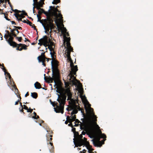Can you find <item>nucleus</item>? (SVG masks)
<instances>
[{
	"mask_svg": "<svg viewBox=\"0 0 153 153\" xmlns=\"http://www.w3.org/2000/svg\"><path fill=\"white\" fill-rule=\"evenodd\" d=\"M64 37L65 40V42H66V46L67 47H70L71 49H73V48L71 47V44L70 43V41L71 39L70 37L69 38H68L65 35L64 36Z\"/></svg>",
	"mask_w": 153,
	"mask_h": 153,
	"instance_id": "13",
	"label": "nucleus"
},
{
	"mask_svg": "<svg viewBox=\"0 0 153 153\" xmlns=\"http://www.w3.org/2000/svg\"><path fill=\"white\" fill-rule=\"evenodd\" d=\"M67 59L68 60H69V61L70 62L71 61H72V60L71 58V56H67Z\"/></svg>",
	"mask_w": 153,
	"mask_h": 153,
	"instance_id": "54",
	"label": "nucleus"
},
{
	"mask_svg": "<svg viewBox=\"0 0 153 153\" xmlns=\"http://www.w3.org/2000/svg\"><path fill=\"white\" fill-rule=\"evenodd\" d=\"M51 13V11L50 10L48 12H45L44 10L43 13L47 16V19H45L43 20V21L47 25V29L48 30L49 28L51 26L52 27H53L52 22H53V20L50 17V13Z\"/></svg>",
	"mask_w": 153,
	"mask_h": 153,
	"instance_id": "4",
	"label": "nucleus"
},
{
	"mask_svg": "<svg viewBox=\"0 0 153 153\" xmlns=\"http://www.w3.org/2000/svg\"><path fill=\"white\" fill-rule=\"evenodd\" d=\"M55 16L56 18L55 19V22L56 24V25L57 27L58 30L59 31L62 30V27L60 25L58 21L61 22H62L63 21L62 15L61 13H59L58 14H57V16Z\"/></svg>",
	"mask_w": 153,
	"mask_h": 153,
	"instance_id": "7",
	"label": "nucleus"
},
{
	"mask_svg": "<svg viewBox=\"0 0 153 153\" xmlns=\"http://www.w3.org/2000/svg\"><path fill=\"white\" fill-rule=\"evenodd\" d=\"M98 133H99V134L98 135V136H99L100 135H101V134H102L101 130H100L99 131Z\"/></svg>",
	"mask_w": 153,
	"mask_h": 153,
	"instance_id": "62",
	"label": "nucleus"
},
{
	"mask_svg": "<svg viewBox=\"0 0 153 153\" xmlns=\"http://www.w3.org/2000/svg\"><path fill=\"white\" fill-rule=\"evenodd\" d=\"M88 106L89 108L90 109H91V110H92V111H93V109L91 108V105L89 103V102H88Z\"/></svg>",
	"mask_w": 153,
	"mask_h": 153,
	"instance_id": "53",
	"label": "nucleus"
},
{
	"mask_svg": "<svg viewBox=\"0 0 153 153\" xmlns=\"http://www.w3.org/2000/svg\"><path fill=\"white\" fill-rule=\"evenodd\" d=\"M27 46L25 44H24L22 46L23 49L25 50H26L27 49Z\"/></svg>",
	"mask_w": 153,
	"mask_h": 153,
	"instance_id": "45",
	"label": "nucleus"
},
{
	"mask_svg": "<svg viewBox=\"0 0 153 153\" xmlns=\"http://www.w3.org/2000/svg\"><path fill=\"white\" fill-rule=\"evenodd\" d=\"M14 27L15 28H16V29H17V30L19 29L22 30V28L20 27L14 26Z\"/></svg>",
	"mask_w": 153,
	"mask_h": 153,
	"instance_id": "49",
	"label": "nucleus"
},
{
	"mask_svg": "<svg viewBox=\"0 0 153 153\" xmlns=\"http://www.w3.org/2000/svg\"><path fill=\"white\" fill-rule=\"evenodd\" d=\"M72 110H73L71 113V116H72L74 114H76L78 112V110L74 108Z\"/></svg>",
	"mask_w": 153,
	"mask_h": 153,
	"instance_id": "28",
	"label": "nucleus"
},
{
	"mask_svg": "<svg viewBox=\"0 0 153 153\" xmlns=\"http://www.w3.org/2000/svg\"><path fill=\"white\" fill-rule=\"evenodd\" d=\"M17 16H18L19 17H20L21 18H22H22H24L25 17L23 15V14L22 13L21 14H19L18 13H17Z\"/></svg>",
	"mask_w": 153,
	"mask_h": 153,
	"instance_id": "41",
	"label": "nucleus"
},
{
	"mask_svg": "<svg viewBox=\"0 0 153 153\" xmlns=\"http://www.w3.org/2000/svg\"><path fill=\"white\" fill-rule=\"evenodd\" d=\"M34 86L36 89H40L42 88L41 85L38 82H36L34 84Z\"/></svg>",
	"mask_w": 153,
	"mask_h": 153,
	"instance_id": "21",
	"label": "nucleus"
},
{
	"mask_svg": "<svg viewBox=\"0 0 153 153\" xmlns=\"http://www.w3.org/2000/svg\"><path fill=\"white\" fill-rule=\"evenodd\" d=\"M9 36H8V35L5 34L4 35V37L5 39H6V41L7 42V40H8V38Z\"/></svg>",
	"mask_w": 153,
	"mask_h": 153,
	"instance_id": "50",
	"label": "nucleus"
},
{
	"mask_svg": "<svg viewBox=\"0 0 153 153\" xmlns=\"http://www.w3.org/2000/svg\"><path fill=\"white\" fill-rule=\"evenodd\" d=\"M92 111V110H91V109H90V112L91 114L93 116V117H95L94 121H97V117L94 114V110L93 111Z\"/></svg>",
	"mask_w": 153,
	"mask_h": 153,
	"instance_id": "27",
	"label": "nucleus"
},
{
	"mask_svg": "<svg viewBox=\"0 0 153 153\" xmlns=\"http://www.w3.org/2000/svg\"><path fill=\"white\" fill-rule=\"evenodd\" d=\"M43 3H42L41 2H37L35 4V5H37L39 7H43Z\"/></svg>",
	"mask_w": 153,
	"mask_h": 153,
	"instance_id": "32",
	"label": "nucleus"
},
{
	"mask_svg": "<svg viewBox=\"0 0 153 153\" xmlns=\"http://www.w3.org/2000/svg\"><path fill=\"white\" fill-rule=\"evenodd\" d=\"M71 116L69 117V116H68L67 117V120L69 122H71V121H72L71 118H70Z\"/></svg>",
	"mask_w": 153,
	"mask_h": 153,
	"instance_id": "36",
	"label": "nucleus"
},
{
	"mask_svg": "<svg viewBox=\"0 0 153 153\" xmlns=\"http://www.w3.org/2000/svg\"><path fill=\"white\" fill-rule=\"evenodd\" d=\"M38 0H33V1L34 2V3L33 4V5H35V4L37 3V2H38L37 1Z\"/></svg>",
	"mask_w": 153,
	"mask_h": 153,
	"instance_id": "61",
	"label": "nucleus"
},
{
	"mask_svg": "<svg viewBox=\"0 0 153 153\" xmlns=\"http://www.w3.org/2000/svg\"><path fill=\"white\" fill-rule=\"evenodd\" d=\"M23 106L24 107H23V109H24L25 110H27L28 109V108L27 107V106L26 105H23Z\"/></svg>",
	"mask_w": 153,
	"mask_h": 153,
	"instance_id": "51",
	"label": "nucleus"
},
{
	"mask_svg": "<svg viewBox=\"0 0 153 153\" xmlns=\"http://www.w3.org/2000/svg\"><path fill=\"white\" fill-rule=\"evenodd\" d=\"M72 131L74 133L76 131V128H73V127H72Z\"/></svg>",
	"mask_w": 153,
	"mask_h": 153,
	"instance_id": "56",
	"label": "nucleus"
},
{
	"mask_svg": "<svg viewBox=\"0 0 153 153\" xmlns=\"http://www.w3.org/2000/svg\"><path fill=\"white\" fill-rule=\"evenodd\" d=\"M1 66H2L3 67V68H2V70L4 72L5 74L6 73V70L5 68H4V64H2Z\"/></svg>",
	"mask_w": 153,
	"mask_h": 153,
	"instance_id": "44",
	"label": "nucleus"
},
{
	"mask_svg": "<svg viewBox=\"0 0 153 153\" xmlns=\"http://www.w3.org/2000/svg\"><path fill=\"white\" fill-rule=\"evenodd\" d=\"M62 25L63 26V30H62V34H65V33H67V30L66 28L64 27V25L62 24Z\"/></svg>",
	"mask_w": 153,
	"mask_h": 153,
	"instance_id": "30",
	"label": "nucleus"
},
{
	"mask_svg": "<svg viewBox=\"0 0 153 153\" xmlns=\"http://www.w3.org/2000/svg\"><path fill=\"white\" fill-rule=\"evenodd\" d=\"M59 62L56 59H52L51 62L52 71V77L49 76L47 78V82L52 83L54 81L55 84L59 78V72L58 68Z\"/></svg>",
	"mask_w": 153,
	"mask_h": 153,
	"instance_id": "2",
	"label": "nucleus"
},
{
	"mask_svg": "<svg viewBox=\"0 0 153 153\" xmlns=\"http://www.w3.org/2000/svg\"><path fill=\"white\" fill-rule=\"evenodd\" d=\"M74 138H76L78 136V135H79V133L78 132L76 131L74 133Z\"/></svg>",
	"mask_w": 153,
	"mask_h": 153,
	"instance_id": "38",
	"label": "nucleus"
},
{
	"mask_svg": "<svg viewBox=\"0 0 153 153\" xmlns=\"http://www.w3.org/2000/svg\"><path fill=\"white\" fill-rule=\"evenodd\" d=\"M27 24L29 25L30 26H32V27L33 25L31 22H30L29 20H28L27 19Z\"/></svg>",
	"mask_w": 153,
	"mask_h": 153,
	"instance_id": "40",
	"label": "nucleus"
},
{
	"mask_svg": "<svg viewBox=\"0 0 153 153\" xmlns=\"http://www.w3.org/2000/svg\"><path fill=\"white\" fill-rule=\"evenodd\" d=\"M11 10L13 12H14L16 13H20L21 11L20 10H17V9L13 10V9H12Z\"/></svg>",
	"mask_w": 153,
	"mask_h": 153,
	"instance_id": "42",
	"label": "nucleus"
},
{
	"mask_svg": "<svg viewBox=\"0 0 153 153\" xmlns=\"http://www.w3.org/2000/svg\"><path fill=\"white\" fill-rule=\"evenodd\" d=\"M39 42L38 44L40 46L43 45L45 47L46 50H47L46 47L47 46L48 47H55L54 43L46 36H44L43 38L39 39Z\"/></svg>",
	"mask_w": 153,
	"mask_h": 153,
	"instance_id": "3",
	"label": "nucleus"
},
{
	"mask_svg": "<svg viewBox=\"0 0 153 153\" xmlns=\"http://www.w3.org/2000/svg\"><path fill=\"white\" fill-rule=\"evenodd\" d=\"M9 29L11 30L10 31L12 35L14 37H16V34L15 33L14 31H16L17 29L15 28V29H12L10 28Z\"/></svg>",
	"mask_w": 153,
	"mask_h": 153,
	"instance_id": "22",
	"label": "nucleus"
},
{
	"mask_svg": "<svg viewBox=\"0 0 153 153\" xmlns=\"http://www.w3.org/2000/svg\"><path fill=\"white\" fill-rule=\"evenodd\" d=\"M70 62V65L71 68V71L75 73V72H76L78 70L77 66V65L75 66L74 65L73 61H71Z\"/></svg>",
	"mask_w": 153,
	"mask_h": 153,
	"instance_id": "12",
	"label": "nucleus"
},
{
	"mask_svg": "<svg viewBox=\"0 0 153 153\" xmlns=\"http://www.w3.org/2000/svg\"><path fill=\"white\" fill-rule=\"evenodd\" d=\"M80 128L82 130H84V131L87 132L88 130V127L86 124H83L80 126Z\"/></svg>",
	"mask_w": 153,
	"mask_h": 153,
	"instance_id": "20",
	"label": "nucleus"
},
{
	"mask_svg": "<svg viewBox=\"0 0 153 153\" xmlns=\"http://www.w3.org/2000/svg\"><path fill=\"white\" fill-rule=\"evenodd\" d=\"M50 9L49 10V11H50L51 10L52 11V12H51L55 16H57V12H60V11H59L57 8H55V6H50Z\"/></svg>",
	"mask_w": 153,
	"mask_h": 153,
	"instance_id": "10",
	"label": "nucleus"
},
{
	"mask_svg": "<svg viewBox=\"0 0 153 153\" xmlns=\"http://www.w3.org/2000/svg\"><path fill=\"white\" fill-rule=\"evenodd\" d=\"M7 73V76H8V78H9L10 79V84L11 83V76L10 74V73H9L8 72H7V73Z\"/></svg>",
	"mask_w": 153,
	"mask_h": 153,
	"instance_id": "39",
	"label": "nucleus"
},
{
	"mask_svg": "<svg viewBox=\"0 0 153 153\" xmlns=\"http://www.w3.org/2000/svg\"><path fill=\"white\" fill-rule=\"evenodd\" d=\"M24 45V44H18V45H17L18 46H19V47H22V46L23 45Z\"/></svg>",
	"mask_w": 153,
	"mask_h": 153,
	"instance_id": "63",
	"label": "nucleus"
},
{
	"mask_svg": "<svg viewBox=\"0 0 153 153\" xmlns=\"http://www.w3.org/2000/svg\"><path fill=\"white\" fill-rule=\"evenodd\" d=\"M44 11V10L42 9L41 8L39 10L38 12V14L39 15H41Z\"/></svg>",
	"mask_w": 153,
	"mask_h": 153,
	"instance_id": "35",
	"label": "nucleus"
},
{
	"mask_svg": "<svg viewBox=\"0 0 153 153\" xmlns=\"http://www.w3.org/2000/svg\"><path fill=\"white\" fill-rule=\"evenodd\" d=\"M6 15L7 16L8 15V14H6L5 15H4V18L7 20L8 21H10V19H9L6 16Z\"/></svg>",
	"mask_w": 153,
	"mask_h": 153,
	"instance_id": "48",
	"label": "nucleus"
},
{
	"mask_svg": "<svg viewBox=\"0 0 153 153\" xmlns=\"http://www.w3.org/2000/svg\"><path fill=\"white\" fill-rule=\"evenodd\" d=\"M47 143H48V144H49L50 145H51V146H52V148L53 149L54 147H53V143H52V141H50V142H49V143H48V142H47Z\"/></svg>",
	"mask_w": 153,
	"mask_h": 153,
	"instance_id": "46",
	"label": "nucleus"
},
{
	"mask_svg": "<svg viewBox=\"0 0 153 153\" xmlns=\"http://www.w3.org/2000/svg\"><path fill=\"white\" fill-rule=\"evenodd\" d=\"M22 13L23 14V15H25L26 16H27V13L24 10L22 11Z\"/></svg>",
	"mask_w": 153,
	"mask_h": 153,
	"instance_id": "52",
	"label": "nucleus"
},
{
	"mask_svg": "<svg viewBox=\"0 0 153 153\" xmlns=\"http://www.w3.org/2000/svg\"><path fill=\"white\" fill-rule=\"evenodd\" d=\"M76 72H75H75L74 73V72H72V71H71L70 72V73L69 74V76H70V80L72 79L74 80H76V77L74 76V75H76Z\"/></svg>",
	"mask_w": 153,
	"mask_h": 153,
	"instance_id": "18",
	"label": "nucleus"
},
{
	"mask_svg": "<svg viewBox=\"0 0 153 153\" xmlns=\"http://www.w3.org/2000/svg\"><path fill=\"white\" fill-rule=\"evenodd\" d=\"M31 96L33 98L36 99L38 97V94L36 92L31 93Z\"/></svg>",
	"mask_w": 153,
	"mask_h": 153,
	"instance_id": "25",
	"label": "nucleus"
},
{
	"mask_svg": "<svg viewBox=\"0 0 153 153\" xmlns=\"http://www.w3.org/2000/svg\"><path fill=\"white\" fill-rule=\"evenodd\" d=\"M59 97L57 100L59 103V105H56V107L54 108L55 111L57 113H61L63 114L64 112V105L65 104L67 96H68L67 100H72V94L69 88L65 89L64 92L60 96L58 94Z\"/></svg>",
	"mask_w": 153,
	"mask_h": 153,
	"instance_id": "1",
	"label": "nucleus"
},
{
	"mask_svg": "<svg viewBox=\"0 0 153 153\" xmlns=\"http://www.w3.org/2000/svg\"><path fill=\"white\" fill-rule=\"evenodd\" d=\"M48 48L49 49L50 51H51V52H52V51H53H53H54V50H53V49H54V48H54V47H48Z\"/></svg>",
	"mask_w": 153,
	"mask_h": 153,
	"instance_id": "47",
	"label": "nucleus"
},
{
	"mask_svg": "<svg viewBox=\"0 0 153 153\" xmlns=\"http://www.w3.org/2000/svg\"><path fill=\"white\" fill-rule=\"evenodd\" d=\"M33 114H34V116L32 117V118L35 119H37L39 118V116L37 115L36 113L35 112H34Z\"/></svg>",
	"mask_w": 153,
	"mask_h": 153,
	"instance_id": "26",
	"label": "nucleus"
},
{
	"mask_svg": "<svg viewBox=\"0 0 153 153\" xmlns=\"http://www.w3.org/2000/svg\"><path fill=\"white\" fill-rule=\"evenodd\" d=\"M53 132L52 131H49L48 134L46 135L47 140L48 141H52V134Z\"/></svg>",
	"mask_w": 153,
	"mask_h": 153,
	"instance_id": "14",
	"label": "nucleus"
},
{
	"mask_svg": "<svg viewBox=\"0 0 153 153\" xmlns=\"http://www.w3.org/2000/svg\"><path fill=\"white\" fill-rule=\"evenodd\" d=\"M33 111V109H31L30 108H28V109L27 110V112H30L31 113Z\"/></svg>",
	"mask_w": 153,
	"mask_h": 153,
	"instance_id": "43",
	"label": "nucleus"
},
{
	"mask_svg": "<svg viewBox=\"0 0 153 153\" xmlns=\"http://www.w3.org/2000/svg\"><path fill=\"white\" fill-rule=\"evenodd\" d=\"M50 54L52 57V59H56V55H55V54H56V53L54 51H53V52H51Z\"/></svg>",
	"mask_w": 153,
	"mask_h": 153,
	"instance_id": "23",
	"label": "nucleus"
},
{
	"mask_svg": "<svg viewBox=\"0 0 153 153\" xmlns=\"http://www.w3.org/2000/svg\"><path fill=\"white\" fill-rule=\"evenodd\" d=\"M14 88L15 89V92H16V94L17 95V97L20 98V100H18L17 101L15 102V105H17L18 104V103L20 101H21V98L20 96V94H19V91L18 89L17 88V87L15 85L14 86Z\"/></svg>",
	"mask_w": 153,
	"mask_h": 153,
	"instance_id": "11",
	"label": "nucleus"
},
{
	"mask_svg": "<svg viewBox=\"0 0 153 153\" xmlns=\"http://www.w3.org/2000/svg\"><path fill=\"white\" fill-rule=\"evenodd\" d=\"M70 123L68 124V126H71V127H73V124L72 122H69Z\"/></svg>",
	"mask_w": 153,
	"mask_h": 153,
	"instance_id": "59",
	"label": "nucleus"
},
{
	"mask_svg": "<svg viewBox=\"0 0 153 153\" xmlns=\"http://www.w3.org/2000/svg\"><path fill=\"white\" fill-rule=\"evenodd\" d=\"M46 57L45 58H42L40 59H37L39 62H42V65L44 66H46V64L45 63V60L46 59Z\"/></svg>",
	"mask_w": 153,
	"mask_h": 153,
	"instance_id": "19",
	"label": "nucleus"
},
{
	"mask_svg": "<svg viewBox=\"0 0 153 153\" xmlns=\"http://www.w3.org/2000/svg\"><path fill=\"white\" fill-rule=\"evenodd\" d=\"M8 36H9V38L8 40H7L8 43L11 46H12L13 47H16L18 45V44L15 42L13 41L14 37L11 34L8 35Z\"/></svg>",
	"mask_w": 153,
	"mask_h": 153,
	"instance_id": "8",
	"label": "nucleus"
},
{
	"mask_svg": "<svg viewBox=\"0 0 153 153\" xmlns=\"http://www.w3.org/2000/svg\"><path fill=\"white\" fill-rule=\"evenodd\" d=\"M40 15L37 14V17L38 18L37 22H40L42 24V25L43 26L45 30H48L47 29V25L43 21V19H42V20L41 19V16Z\"/></svg>",
	"mask_w": 153,
	"mask_h": 153,
	"instance_id": "9",
	"label": "nucleus"
},
{
	"mask_svg": "<svg viewBox=\"0 0 153 153\" xmlns=\"http://www.w3.org/2000/svg\"><path fill=\"white\" fill-rule=\"evenodd\" d=\"M75 121V122L74 123H80V121L77 119H76L74 121Z\"/></svg>",
	"mask_w": 153,
	"mask_h": 153,
	"instance_id": "57",
	"label": "nucleus"
},
{
	"mask_svg": "<svg viewBox=\"0 0 153 153\" xmlns=\"http://www.w3.org/2000/svg\"><path fill=\"white\" fill-rule=\"evenodd\" d=\"M5 32H7V35H9L11 34V33H9V31L7 30H6Z\"/></svg>",
	"mask_w": 153,
	"mask_h": 153,
	"instance_id": "64",
	"label": "nucleus"
},
{
	"mask_svg": "<svg viewBox=\"0 0 153 153\" xmlns=\"http://www.w3.org/2000/svg\"><path fill=\"white\" fill-rule=\"evenodd\" d=\"M20 111L21 112H22L24 114H25V113L24 112V110H23V108H22V109H21L20 108H19Z\"/></svg>",
	"mask_w": 153,
	"mask_h": 153,
	"instance_id": "60",
	"label": "nucleus"
},
{
	"mask_svg": "<svg viewBox=\"0 0 153 153\" xmlns=\"http://www.w3.org/2000/svg\"><path fill=\"white\" fill-rule=\"evenodd\" d=\"M60 1V0H54L52 3L53 4H57L59 3Z\"/></svg>",
	"mask_w": 153,
	"mask_h": 153,
	"instance_id": "34",
	"label": "nucleus"
},
{
	"mask_svg": "<svg viewBox=\"0 0 153 153\" xmlns=\"http://www.w3.org/2000/svg\"><path fill=\"white\" fill-rule=\"evenodd\" d=\"M76 109L77 110H78L79 111H81V112L83 113V111L82 110V108L80 107L79 105H76L75 104H74L73 106L71 107L70 110H72L73 109Z\"/></svg>",
	"mask_w": 153,
	"mask_h": 153,
	"instance_id": "16",
	"label": "nucleus"
},
{
	"mask_svg": "<svg viewBox=\"0 0 153 153\" xmlns=\"http://www.w3.org/2000/svg\"><path fill=\"white\" fill-rule=\"evenodd\" d=\"M32 27V28H33V29H34L35 30H36V31L37 32V29L36 28V27L34 25V24H33V26Z\"/></svg>",
	"mask_w": 153,
	"mask_h": 153,
	"instance_id": "55",
	"label": "nucleus"
},
{
	"mask_svg": "<svg viewBox=\"0 0 153 153\" xmlns=\"http://www.w3.org/2000/svg\"><path fill=\"white\" fill-rule=\"evenodd\" d=\"M14 15L15 16V17L18 20V21H22V18H21L20 17V18H19L18 17H19V16H17V13H15L14 14Z\"/></svg>",
	"mask_w": 153,
	"mask_h": 153,
	"instance_id": "33",
	"label": "nucleus"
},
{
	"mask_svg": "<svg viewBox=\"0 0 153 153\" xmlns=\"http://www.w3.org/2000/svg\"><path fill=\"white\" fill-rule=\"evenodd\" d=\"M83 136L81 134L80 135H79L77 137L76 140L75 141V138L74 139V144L75 145V146L76 147V146L78 145V140H79L80 139H82Z\"/></svg>",
	"mask_w": 153,
	"mask_h": 153,
	"instance_id": "15",
	"label": "nucleus"
},
{
	"mask_svg": "<svg viewBox=\"0 0 153 153\" xmlns=\"http://www.w3.org/2000/svg\"><path fill=\"white\" fill-rule=\"evenodd\" d=\"M16 37V38L17 39L18 41L20 42H21L22 41V37H18L16 35V37Z\"/></svg>",
	"mask_w": 153,
	"mask_h": 153,
	"instance_id": "37",
	"label": "nucleus"
},
{
	"mask_svg": "<svg viewBox=\"0 0 153 153\" xmlns=\"http://www.w3.org/2000/svg\"><path fill=\"white\" fill-rule=\"evenodd\" d=\"M82 145L85 146L89 150L91 149L92 146L90 145L89 143L87 141V139L84 137L83 139H80L78 141V145L76 146V147L81 146Z\"/></svg>",
	"mask_w": 153,
	"mask_h": 153,
	"instance_id": "5",
	"label": "nucleus"
},
{
	"mask_svg": "<svg viewBox=\"0 0 153 153\" xmlns=\"http://www.w3.org/2000/svg\"><path fill=\"white\" fill-rule=\"evenodd\" d=\"M66 50L65 51V52L66 53V55L67 56H71V51H73V49H71L70 47H67Z\"/></svg>",
	"mask_w": 153,
	"mask_h": 153,
	"instance_id": "17",
	"label": "nucleus"
},
{
	"mask_svg": "<svg viewBox=\"0 0 153 153\" xmlns=\"http://www.w3.org/2000/svg\"><path fill=\"white\" fill-rule=\"evenodd\" d=\"M71 118L72 120V121H71V122H72L75 120L76 118V115H74L73 116V115H72V116L71 115Z\"/></svg>",
	"mask_w": 153,
	"mask_h": 153,
	"instance_id": "31",
	"label": "nucleus"
},
{
	"mask_svg": "<svg viewBox=\"0 0 153 153\" xmlns=\"http://www.w3.org/2000/svg\"><path fill=\"white\" fill-rule=\"evenodd\" d=\"M99 138L97 140H95L94 139L92 140L93 141V145L96 147H101L102 144L104 143V141L101 142L100 141V138H104L106 137V135L104 134H101V135H100L98 136Z\"/></svg>",
	"mask_w": 153,
	"mask_h": 153,
	"instance_id": "6",
	"label": "nucleus"
},
{
	"mask_svg": "<svg viewBox=\"0 0 153 153\" xmlns=\"http://www.w3.org/2000/svg\"><path fill=\"white\" fill-rule=\"evenodd\" d=\"M52 24L53 25V27H52L51 26H51L50 28H49V30H48V31L47 30H45V33H48V32H49V31L50 30V29L51 30H50L49 33H51L52 32V29H54L56 27L54 25V24L53 23V22H52Z\"/></svg>",
	"mask_w": 153,
	"mask_h": 153,
	"instance_id": "24",
	"label": "nucleus"
},
{
	"mask_svg": "<svg viewBox=\"0 0 153 153\" xmlns=\"http://www.w3.org/2000/svg\"><path fill=\"white\" fill-rule=\"evenodd\" d=\"M45 52L42 53H41V55L38 57L37 59H40V58H43V57L45 58L46 57H45Z\"/></svg>",
	"mask_w": 153,
	"mask_h": 153,
	"instance_id": "29",
	"label": "nucleus"
},
{
	"mask_svg": "<svg viewBox=\"0 0 153 153\" xmlns=\"http://www.w3.org/2000/svg\"><path fill=\"white\" fill-rule=\"evenodd\" d=\"M36 5V9L39 10H40V9H41L40 8V7H39L38 6H37V5Z\"/></svg>",
	"mask_w": 153,
	"mask_h": 153,
	"instance_id": "58",
	"label": "nucleus"
}]
</instances>
